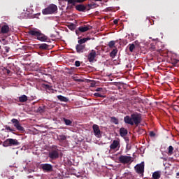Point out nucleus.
Segmentation results:
<instances>
[{
  "label": "nucleus",
  "mask_w": 179,
  "mask_h": 179,
  "mask_svg": "<svg viewBox=\"0 0 179 179\" xmlns=\"http://www.w3.org/2000/svg\"><path fill=\"white\" fill-rule=\"evenodd\" d=\"M124 122L129 125H136L138 127V125L142 122V115L138 113H134L130 116L127 115L124 117Z\"/></svg>",
  "instance_id": "f257e3e1"
},
{
  "label": "nucleus",
  "mask_w": 179,
  "mask_h": 179,
  "mask_svg": "<svg viewBox=\"0 0 179 179\" xmlns=\"http://www.w3.org/2000/svg\"><path fill=\"white\" fill-rule=\"evenodd\" d=\"M27 34L31 37H36V40H38V41L51 43V41L50 38H48V36H45L41 32V31L36 28L29 29Z\"/></svg>",
  "instance_id": "f03ea898"
},
{
  "label": "nucleus",
  "mask_w": 179,
  "mask_h": 179,
  "mask_svg": "<svg viewBox=\"0 0 179 179\" xmlns=\"http://www.w3.org/2000/svg\"><path fill=\"white\" fill-rule=\"evenodd\" d=\"M58 7L55 4H51L48 8L42 10L43 15H52L57 13Z\"/></svg>",
  "instance_id": "7ed1b4c3"
},
{
  "label": "nucleus",
  "mask_w": 179,
  "mask_h": 179,
  "mask_svg": "<svg viewBox=\"0 0 179 179\" xmlns=\"http://www.w3.org/2000/svg\"><path fill=\"white\" fill-rule=\"evenodd\" d=\"M59 150H58L57 145H52V150L49 152L48 157L52 160H55L59 157Z\"/></svg>",
  "instance_id": "20e7f679"
},
{
  "label": "nucleus",
  "mask_w": 179,
  "mask_h": 179,
  "mask_svg": "<svg viewBox=\"0 0 179 179\" xmlns=\"http://www.w3.org/2000/svg\"><path fill=\"white\" fill-rule=\"evenodd\" d=\"M134 170L136 173L139 175V177H143V174L145 173V162H143L136 164L134 166Z\"/></svg>",
  "instance_id": "39448f33"
},
{
  "label": "nucleus",
  "mask_w": 179,
  "mask_h": 179,
  "mask_svg": "<svg viewBox=\"0 0 179 179\" xmlns=\"http://www.w3.org/2000/svg\"><path fill=\"white\" fill-rule=\"evenodd\" d=\"M20 143L16 139L8 138L3 143V146L4 148H8V146H19Z\"/></svg>",
  "instance_id": "423d86ee"
},
{
  "label": "nucleus",
  "mask_w": 179,
  "mask_h": 179,
  "mask_svg": "<svg viewBox=\"0 0 179 179\" xmlns=\"http://www.w3.org/2000/svg\"><path fill=\"white\" fill-rule=\"evenodd\" d=\"M92 29H93V27L89 24H87L84 27H78V29L76 30V34H77V36H79L80 33H85L86 31H88V30H92Z\"/></svg>",
  "instance_id": "0eeeda50"
},
{
  "label": "nucleus",
  "mask_w": 179,
  "mask_h": 179,
  "mask_svg": "<svg viewBox=\"0 0 179 179\" xmlns=\"http://www.w3.org/2000/svg\"><path fill=\"white\" fill-rule=\"evenodd\" d=\"M132 160V157L127 155H121L119 157V162L122 164H128V163H131Z\"/></svg>",
  "instance_id": "6e6552de"
},
{
  "label": "nucleus",
  "mask_w": 179,
  "mask_h": 179,
  "mask_svg": "<svg viewBox=\"0 0 179 179\" xmlns=\"http://www.w3.org/2000/svg\"><path fill=\"white\" fill-rule=\"evenodd\" d=\"M11 122L12 124H13L15 128H16L17 131H24V127H22V125L20 124V122H19L17 119H15V118L12 119Z\"/></svg>",
  "instance_id": "1a4fd4ad"
},
{
  "label": "nucleus",
  "mask_w": 179,
  "mask_h": 179,
  "mask_svg": "<svg viewBox=\"0 0 179 179\" xmlns=\"http://www.w3.org/2000/svg\"><path fill=\"white\" fill-rule=\"evenodd\" d=\"M92 129L94 132V135L96 138H101V131H100V127L97 124H93Z\"/></svg>",
  "instance_id": "9d476101"
},
{
  "label": "nucleus",
  "mask_w": 179,
  "mask_h": 179,
  "mask_svg": "<svg viewBox=\"0 0 179 179\" xmlns=\"http://www.w3.org/2000/svg\"><path fill=\"white\" fill-rule=\"evenodd\" d=\"M42 170L46 171V173H51L52 171V165L51 164H43L41 165Z\"/></svg>",
  "instance_id": "9b49d317"
},
{
  "label": "nucleus",
  "mask_w": 179,
  "mask_h": 179,
  "mask_svg": "<svg viewBox=\"0 0 179 179\" xmlns=\"http://www.w3.org/2000/svg\"><path fill=\"white\" fill-rule=\"evenodd\" d=\"M97 54L96 53V50H92L91 52L89 53L87 59L89 62H93L94 61V58H96Z\"/></svg>",
  "instance_id": "f8f14e48"
},
{
  "label": "nucleus",
  "mask_w": 179,
  "mask_h": 179,
  "mask_svg": "<svg viewBox=\"0 0 179 179\" xmlns=\"http://www.w3.org/2000/svg\"><path fill=\"white\" fill-rule=\"evenodd\" d=\"M76 10H78V12H85V10H90V8H87V6L83 5V4H78L76 6Z\"/></svg>",
  "instance_id": "ddd939ff"
},
{
  "label": "nucleus",
  "mask_w": 179,
  "mask_h": 179,
  "mask_svg": "<svg viewBox=\"0 0 179 179\" xmlns=\"http://www.w3.org/2000/svg\"><path fill=\"white\" fill-rule=\"evenodd\" d=\"M120 141L117 140H114L113 143L110 145V150H115L118 148L120 149Z\"/></svg>",
  "instance_id": "4468645a"
},
{
  "label": "nucleus",
  "mask_w": 179,
  "mask_h": 179,
  "mask_svg": "<svg viewBox=\"0 0 179 179\" xmlns=\"http://www.w3.org/2000/svg\"><path fill=\"white\" fill-rule=\"evenodd\" d=\"M10 31V28H9V25L5 24L1 28V34H8V33Z\"/></svg>",
  "instance_id": "2eb2a0df"
},
{
  "label": "nucleus",
  "mask_w": 179,
  "mask_h": 179,
  "mask_svg": "<svg viewBox=\"0 0 179 179\" xmlns=\"http://www.w3.org/2000/svg\"><path fill=\"white\" fill-rule=\"evenodd\" d=\"M85 48H86V45H80L78 43L76 46V51L77 52H78V54L84 52Z\"/></svg>",
  "instance_id": "dca6fc26"
},
{
  "label": "nucleus",
  "mask_w": 179,
  "mask_h": 179,
  "mask_svg": "<svg viewBox=\"0 0 179 179\" xmlns=\"http://www.w3.org/2000/svg\"><path fill=\"white\" fill-rule=\"evenodd\" d=\"M120 135L122 136V138H124V136H127L128 135V130L125 129L124 127H122L120 129Z\"/></svg>",
  "instance_id": "f3484780"
},
{
  "label": "nucleus",
  "mask_w": 179,
  "mask_h": 179,
  "mask_svg": "<svg viewBox=\"0 0 179 179\" xmlns=\"http://www.w3.org/2000/svg\"><path fill=\"white\" fill-rule=\"evenodd\" d=\"M57 98L58 100H59V101H63L64 103H68V101H69V99L62 95H58L57 96Z\"/></svg>",
  "instance_id": "a211bd4d"
},
{
  "label": "nucleus",
  "mask_w": 179,
  "mask_h": 179,
  "mask_svg": "<svg viewBox=\"0 0 179 179\" xmlns=\"http://www.w3.org/2000/svg\"><path fill=\"white\" fill-rule=\"evenodd\" d=\"M19 101L20 103H26L28 100V97L26 95H22L21 96H19Z\"/></svg>",
  "instance_id": "6ab92c4d"
},
{
  "label": "nucleus",
  "mask_w": 179,
  "mask_h": 179,
  "mask_svg": "<svg viewBox=\"0 0 179 179\" xmlns=\"http://www.w3.org/2000/svg\"><path fill=\"white\" fill-rule=\"evenodd\" d=\"M91 38L90 37L83 38L82 39L78 40V44L83 45V44H85L87 41H89Z\"/></svg>",
  "instance_id": "aec40b11"
},
{
  "label": "nucleus",
  "mask_w": 179,
  "mask_h": 179,
  "mask_svg": "<svg viewBox=\"0 0 179 179\" xmlns=\"http://www.w3.org/2000/svg\"><path fill=\"white\" fill-rule=\"evenodd\" d=\"M39 50H48L50 45L46 43H42L38 45Z\"/></svg>",
  "instance_id": "412c9836"
},
{
  "label": "nucleus",
  "mask_w": 179,
  "mask_h": 179,
  "mask_svg": "<svg viewBox=\"0 0 179 179\" xmlns=\"http://www.w3.org/2000/svg\"><path fill=\"white\" fill-rule=\"evenodd\" d=\"M57 139L60 143H62V142H64V141H66V136L59 135V136H57Z\"/></svg>",
  "instance_id": "4be33fe9"
},
{
  "label": "nucleus",
  "mask_w": 179,
  "mask_h": 179,
  "mask_svg": "<svg viewBox=\"0 0 179 179\" xmlns=\"http://www.w3.org/2000/svg\"><path fill=\"white\" fill-rule=\"evenodd\" d=\"M174 153V148L173 147V145H170L168 148V155L169 156H171L172 155H173Z\"/></svg>",
  "instance_id": "5701e85b"
},
{
  "label": "nucleus",
  "mask_w": 179,
  "mask_h": 179,
  "mask_svg": "<svg viewBox=\"0 0 179 179\" xmlns=\"http://www.w3.org/2000/svg\"><path fill=\"white\" fill-rule=\"evenodd\" d=\"M110 121L113 124H115V125H118V124H120V121L118 120V118H117L115 117H110Z\"/></svg>",
  "instance_id": "b1692460"
},
{
  "label": "nucleus",
  "mask_w": 179,
  "mask_h": 179,
  "mask_svg": "<svg viewBox=\"0 0 179 179\" xmlns=\"http://www.w3.org/2000/svg\"><path fill=\"white\" fill-rule=\"evenodd\" d=\"M117 49H113L110 53V57L111 58H114L116 55H117Z\"/></svg>",
  "instance_id": "393cba45"
},
{
  "label": "nucleus",
  "mask_w": 179,
  "mask_h": 179,
  "mask_svg": "<svg viewBox=\"0 0 179 179\" xmlns=\"http://www.w3.org/2000/svg\"><path fill=\"white\" fill-rule=\"evenodd\" d=\"M152 178L154 179H159V178H160V173L158 171L154 172L152 173Z\"/></svg>",
  "instance_id": "a878e982"
},
{
  "label": "nucleus",
  "mask_w": 179,
  "mask_h": 179,
  "mask_svg": "<svg viewBox=\"0 0 179 179\" xmlns=\"http://www.w3.org/2000/svg\"><path fill=\"white\" fill-rule=\"evenodd\" d=\"M78 3L77 0H68V4L75 6Z\"/></svg>",
  "instance_id": "bb28decb"
},
{
  "label": "nucleus",
  "mask_w": 179,
  "mask_h": 179,
  "mask_svg": "<svg viewBox=\"0 0 179 179\" xmlns=\"http://www.w3.org/2000/svg\"><path fill=\"white\" fill-rule=\"evenodd\" d=\"M130 52H132L135 50V44L131 43L128 45Z\"/></svg>",
  "instance_id": "cd10ccee"
},
{
  "label": "nucleus",
  "mask_w": 179,
  "mask_h": 179,
  "mask_svg": "<svg viewBox=\"0 0 179 179\" xmlns=\"http://www.w3.org/2000/svg\"><path fill=\"white\" fill-rule=\"evenodd\" d=\"M63 121L66 125H71L72 124V121L65 117L63 118Z\"/></svg>",
  "instance_id": "c85d7f7f"
},
{
  "label": "nucleus",
  "mask_w": 179,
  "mask_h": 179,
  "mask_svg": "<svg viewBox=\"0 0 179 179\" xmlns=\"http://www.w3.org/2000/svg\"><path fill=\"white\" fill-rule=\"evenodd\" d=\"M68 27L70 30H75V29H76V24H73V23H71L70 24L68 25Z\"/></svg>",
  "instance_id": "c756f323"
},
{
  "label": "nucleus",
  "mask_w": 179,
  "mask_h": 179,
  "mask_svg": "<svg viewBox=\"0 0 179 179\" xmlns=\"http://www.w3.org/2000/svg\"><path fill=\"white\" fill-rule=\"evenodd\" d=\"M108 47H109L110 48H114V47H115V41H110V42L108 43Z\"/></svg>",
  "instance_id": "7c9ffc66"
},
{
  "label": "nucleus",
  "mask_w": 179,
  "mask_h": 179,
  "mask_svg": "<svg viewBox=\"0 0 179 179\" xmlns=\"http://www.w3.org/2000/svg\"><path fill=\"white\" fill-rule=\"evenodd\" d=\"M0 42L1 43V44L3 45H6L8 44H9V41H8L5 38H2L1 40H0Z\"/></svg>",
  "instance_id": "2f4dec72"
},
{
  "label": "nucleus",
  "mask_w": 179,
  "mask_h": 179,
  "mask_svg": "<svg viewBox=\"0 0 179 179\" xmlns=\"http://www.w3.org/2000/svg\"><path fill=\"white\" fill-rule=\"evenodd\" d=\"M94 96H95L96 97H101V98L104 97V95H103V94H100L99 92L94 93Z\"/></svg>",
  "instance_id": "473e14b6"
},
{
  "label": "nucleus",
  "mask_w": 179,
  "mask_h": 179,
  "mask_svg": "<svg viewBox=\"0 0 179 179\" xmlns=\"http://www.w3.org/2000/svg\"><path fill=\"white\" fill-rule=\"evenodd\" d=\"M6 129L7 131H10V132H15V129L10 128V127H9V126H6Z\"/></svg>",
  "instance_id": "72a5a7b5"
},
{
  "label": "nucleus",
  "mask_w": 179,
  "mask_h": 179,
  "mask_svg": "<svg viewBox=\"0 0 179 179\" xmlns=\"http://www.w3.org/2000/svg\"><path fill=\"white\" fill-rule=\"evenodd\" d=\"M3 48L5 50V52L7 53L9 52V51H10V48L9 46H4Z\"/></svg>",
  "instance_id": "f704fd0d"
},
{
  "label": "nucleus",
  "mask_w": 179,
  "mask_h": 179,
  "mask_svg": "<svg viewBox=\"0 0 179 179\" xmlns=\"http://www.w3.org/2000/svg\"><path fill=\"white\" fill-rule=\"evenodd\" d=\"M179 62V59H174L173 62H172V64L173 65H174L176 66V65H177Z\"/></svg>",
  "instance_id": "c9c22d12"
},
{
  "label": "nucleus",
  "mask_w": 179,
  "mask_h": 179,
  "mask_svg": "<svg viewBox=\"0 0 179 179\" xmlns=\"http://www.w3.org/2000/svg\"><path fill=\"white\" fill-rule=\"evenodd\" d=\"M137 132L139 134H145V130L143 129L138 128Z\"/></svg>",
  "instance_id": "e433bc0d"
},
{
  "label": "nucleus",
  "mask_w": 179,
  "mask_h": 179,
  "mask_svg": "<svg viewBox=\"0 0 179 179\" xmlns=\"http://www.w3.org/2000/svg\"><path fill=\"white\" fill-rule=\"evenodd\" d=\"M44 111V108L41 106H40L38 108V113H43Z\"/></svg>",
  "instance_id": "4c0bfd02"
},
{
  "label": "nucleus",
  "mask_w": 179,
  "mask_h": 179,
  "mask_svg": "<svg viewBox=\"0 0 179 179\" xmlns=\"http://www.w3.org/2000/svg\"><path fill=\"white\" fill-rule=\"evenodd\" d=\"M75 66L77 67L80 66V61H76L75 62Z\"/></svg>",
  "instance_id": "58836bf2"
},
{
  "label": "nucleus",
  "mask_w": 179,
  "mask_h": 179,
  "mask_svg": "<svg viewBox=\"0 0 179 179\" xmlns=\"http://www.w3.org/2000/svg\"><path fill=\"white\" fill-rule=\"evenodd\" d=\"M150 136H151L152 138H153L154 136H156V134L154 133V131H150Z\"/></svg>",
  "instance_id": "ea45409f"
},
{
  "label": "nucleus",
  "mask_w": 179,
  "mask_h": 179,
  "mask_svg": "<svg viewBox=\"0 0 179 179\" xmlns=\"http://www.w3.org/2000/svg\"><path fill=\"white\" fill-rule=\"evenodd\" d=\"M85 6H87V9L90 8H90H93V6H94V5H93V4H88V5Z\"/></svg>",
  "instance_id": "a19ab883"
},
{
  "label": "nucleus",
  "mask_w": 179,
  "mask_h": 179,
  "mask_svg": "<svg viewBox=\"0 0 179 179\" xmlns=\"http://www.w3.org/2000/svg\"><path fill=\"white\" fill-rule=\"evenodd\" d=\"M45 89H48V90H50L51 89V86L48 85H45Z\"/></svg>",
  "instance_id": "79ce46f5"
},
{
  "label": "nucleus",
  "mask_w": 179,
  "mask_h": 179,
  "mask_svg": "<svg viewBox=\"0 0 179 179\" xmlns=\"http://www.w3.org/2000/svg\"><path fill=\"white\" fill-rule=\"evenodd\" d=\"M96 92H103V88L98 87L96 89Z\"/></svg>",
  "instance_id": "37998d69"
},
{
  "label": "nucleus",
  "mask_w": 179,
  "mask_h": 179,
  "mask_svg": "<svg viewBox=\"0 0 179 179\" xmlns=\"http://www.w3.org/2000/svg\"><path fill=\"white\" fill-rule=\"evenodd\" d=\"M86 0H77L78 3H81L82 2H85Z\"/></svg>",
  "instance_id": "c03bdc74"
},
{
  "label": "nucleus",
  "mask_w": 179,
  "mask_h": 179,
  "mask_svg": "<svg viewBox=\"0 0 179 179\" xmlns=\"http://www.w3.org/2000/svg\"><path fill=\"white\" fill-rule=\"evenodd\" d=\"M150 48H151L152 50H155V49H156V46H155V45L151 44Z\"/></svg>",
  "instance_id": "a18cd8bd"
},
{
  "label": "nucleus",
  "mask_w": 179,
  "mask_h": 179,
  "mask_svg": "<svg viewBox=\"0 0 179 179\" xmlns=\"http://www.w3.org/2000/svg\"><path fill=\"white\" fill-rule=\"evenodd\" d=\"M6 73H7L8 75H9V73H10V70L7 69V70H6Z\"/></svg>",
  "instance_id": "49530a36"
},
{
  "label": "nucleus",
  "mask_w": 179,
  "mask_h": 179,
  "mask_svg": "<svg viewBox=\"0 0 179 179\" xmlns=\"http://www.w3.org/2000/svg\"><path fill=\"white\" fill-rule=\"evenodd\" d=\"M114 23H115V24H118V20H114Z\"/></svg>",
  "instance_id": "de8ad7c7"
},
{
  "label": "nucleus",
  "mask_w": 179,
  "mask_h": 179,
  "mask_svg": "<svg viewBox=\"0 0 179 179\" xmlns=\"http://www.w3.org/2000/svg\"><path fill=\"white\" fill-rule=\"evenodd\" d=\"M82 179H89V178H87V177H86V176H83Z\"/></svg>",
  "instance_id": "09e8293b"
},
{
  "label": "nucleus",
  "mask_w": 179,
  "mask_h": 179,
  "mask_svg": "<svg viewBox=\"0 0 179 179\" xmlns=\"http://www.w3.org/2000/svg\"><path fill=\"white\" fill-rule=\"evenodd\" d=\"M95 1V2H101V1H103V0H94Z\"/></svg>",
  "instance_id": "8fccbe9b"
},
{
  "label": "nucleus",
  "mask_w": 179,
  "mask_h": 179,
  "mask_svg": "<svg viewBox=\"0 0 179 179\" xmlns=\"http://www.w3.org/2000/svg\"><path fill=\"white\" fill-rule=\"evenodd\" d=\"M77 82H82V80H77Z\"/></svg>",
  "instance_id": "3c124183"
},
{
  "label": "nucleus",
  "mask_w": 179,
  "mask_h": 179,
  "mask_svg": "<svg viewBox=\"0 0 179 179\" xmlns=\"http://www.w3.org/2000/svg\"><path fill=\"white\" fill-rule=\"evenodd\" d=\"M125 139H126V141H129V138H126Z\"/></svg>",
  "instance_id": "603ef678"
},
{
  "label": "nucleus",
  "mask_w": 179,
  "mask_h": 179,
  "mask_svg": "<svg viewBox=\"0 0 179 179\" xmlns=\"http://www.w3.org/2000/svg\"><path fill=\"white\" fill-rule=\"evenodd\" d=\"M176 176H177V177H178V176H179V172H178V173H176Z\"/></svg>",
  "instance_id": "864d4df0"
},
{
  "label": "nucleus",
  "mask_w": 179,
  "mask_h": 179,
  "mask_svg": "<svg viewBox=\"0 0 179 179\" xmlns=\"http://www.w3.org/2000/svg\"><path fill=\"white\" fill-rule=\"evenodd\" d=\"M134 43H135V44H136V43H138V41H136Z\"/></svg>",
  "instance_id": "5fc2aeb1"
},
{
  "label": "nucleus",
  "mask_w": 179,
  "mask_h": 179,
  "mask_svg": "<svg viewBox=\"0 0 179 179\" xmlns=\"http://www.w3.org/2000/svg\"><path fill=\"white\" fill-rule=\"evenodd\" d=\"M1 45H0V50H1Z\"/></svg>",
  "instance_id": "6e6d98bb"
}]
</instances>
